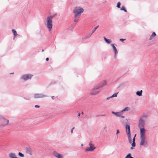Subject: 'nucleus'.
Wrapping results in <instances>:
<instances>
[{
  "label": "nucleus",
  "instance_id": "nucleus-7",
  "mask_svg": "<svg viewBox=\"0 0 158 158\" xmlns=\"http://www.w3.org/2000/svg\"><path fill=\"white\" fill-rule=\"evenodd\" d=\"M32 76L33 75L31 74H25L21 76L20 79L26 81L28 79H31Z\"/></svg>",
  "mask_w": 158,
  "mask_h": 158
},
{
  "label": "nucleus",
  "instance_id": "nucleus-38",
  "mask_svg": "<svg viewBox=\"0 0 158 158\" xmlns=\"http://www.w3.org/2000/svg\"><path fill=\"white\" fill-rule=\"evenodd\" d=\"M24 98L26 100H30V98Z\"/></svg>",
  "mask_w": 158,
  "mask_h": 158
},
{
  "label": "nucleus",
  "instance_id": "nucleus-2",
  "mask_svg": "<svg viewBox=\"0 0 158 158\" xmlns=\"http://www.w3.org/2000/svg\"><path fill=\"white\" fill-rule=\"evenodd\" d=\"M125 127L126 131L127 136L129 142L131 143H132V139L131 137L130 126L129 124L126 123Z\"/></svg>",
  "mask_w": 158,
  "mask_h": 158
},
{
  "label": "nucleus",
  "instance_id": "nucleus-4",
  "mask_svg": "<svg viewBox=\"0 0 158 158\" xmlns=\"http://www.w3.org/2000/svg\"><path fill=\"white\" fill-rule=\"evenodd\" d=\"M52 22V20L51 19V18H47L46 27L49 31L52 30L53 26Z\"/></svg>",
  "mask_w": 158,
  "mask_h": 158
},
{
  "label": "nucleus",
  "instance_id": "nucleus-37",
  "mask_svg": "<svg viewBox=\"0 0 158 158\" xmlns=\"http://www.w3.org/2000/svg\"><path fill=\"white\" fill-rule=\"evenodd\" d=\"M74 128V127H73L72 129H71V133H73V129Z\"/></svg>",
  "mask_w": 158,
  "mask_h": 158
},
{
  "label": "nucleus",
  "instance_id": "nucleus-21",
  "mask_svg": "<svg viewBox=\"0 0 158 158\" xmlns=\"http://www.w3.org/2000/svg\"><path fill=\"white\" fill-rule=\"evenodd\" d=\"M12 31L13 32V35H14V37H16L17 35H19L17 33V32L16 31L14 30V29H13L12 30Z\"/></svg>",
  "mask_w": 158,
  "mask_h": 158
},
{
  "label": "nucleus",
  "instance_id": "nucleus-39",
  "mask_svg": "<svg viewBox=\"0 0 158 158\" xmlns=\"http://www.w3.org/2000/svg\"><path fill=\"white\" fill-rule=\"evenodd\" d=\"M100 116H106V115L105 114H104L101 115H100Z\"/></svg>",
  "mask_w": 158,
  "mask_h": 158
},
{
  "label": "nucleus",
  "instance_id": "nucleus-45",
  "mask_svg": "<svg viewBox=\"0 0 158 158\" xmlns=\"http://www.w3.org/2000/svg\"><path fill=\"white\" fill-rule=\"evenodd\" d=\"M91 118V117L90 116V117H87V118Z\"/></svg>",
  "mask_w": 158,
  "mask_h": 158
},
{
  "label": "nucleus",
  "instance_id": "nucleus-26",
  "mask_svg": "<svg viewBox=\"0 0 158 158\" xmlns=\"http://www.w3.org/2000/svg\"><path fill=\"white\" fill-rule=\"evenodd\" d=\"M148 117V115L146 114L143 115L140 118H142L143 119L145 120V119Z\"/></svg>",
  "mask_w": 158,
  "mask_h": 158
},
{
  "label": "nucleus",
  "instance_id": "nucleus-9",
  "mask_svg": "<svg viewBox=\"0 0 158 158\" xmlns=\"http://www.w3.org/2000/svg\"><path fill=\"white\" fill-rule=\"evenodd\" d=\"M145 120L142 118H140L139 121V128L143 127H144Z\"/></svg>",
  "mask_w": 158,
  "mask_h": 158
},
{
  "label": "nucleus",
  "instance_id": "nucleus-30",
  "mask_svg": "<svg viewBox=\"0 0 158 158\" xmlns=\"http://www.w3.org/2000/svg\"><path fill=\"white\" fill-rule=\"evenodd\" d=\"M56 15V14H55L54 15H52V16H48L47 18H51V19L52 20V19Z\"/></svg>",
  "mask_w": 158,
  "mask_h": 158
},
{
  "label": "nucleus",
  "instance_id": "nucleus-50",
  "mask_svg": "<svg viewBox=\"0 0 158 158\" xmlns=\"http://www.w3.org/2000/svg\"><path fill=\"white\" fill-rule=\"evenodd\" d=\"M131 158H134V157H131Z\"/></svg>",
  "mask_w": 158,
  "mask_h": 158
},
{
  "label": "nucleus",
  "instance_id": "nucleus-25",
  "mask_svg": "<svg viewBox=\"0 0 158 158\" xmlns=\"http://www.w3.org/2000/svg\"><path fill=\"white\" fill-rule=\"evenodd\" d=\"M142 90H141L140 91H137L136 93V94L139 96H140L142 95Z\"/></svg>",
  "mask_w": 158,
  "mask_h": 158
},
{
  "label": "nucleus",
  "instance_id": "nucleus-40",
  "mask_svg": "<svg viewBox=\"0 0 158 158\" xmlns=\"http://www.w3.org/2000/svg\"><path fill=\"white\" fill-rule=\"evenodd\" d=\"M133 147H132H132H131L130 148V149H131V150H132V149H134V148H133Z\"/></svg>",
  "mask_w": 158,
  "mask_h": 158
},
{
  "label": "nucleus",
  "instance_id": "nucleus-32",
  "mask_svg": "<svg viewBox=\"0 0 158 158\" xmlns=\"http://www.w3.org/2000/svg\"><path fill=\"white\" fill-rule=\"evenodd\" d=\"M131 158V154L130 153L128 154L127 155L125 158Z\"/></svg>",
  "mask_w": 158,
  "mask_h": 158
},
{
  "label": "nucleus",
  "instance_id": "nucleus-3",
  "mask_svg": "<svg viewBox=\"0 0 158 158\" xmlns=\"http://www.w3.org/2000/svg\"><path fill=\"white\" fill-rule=\"evenodd\" d=\"M140 145L143 146L145 148L147 147L148 146V143L146 139V137H140Z\"/></svg>",
  "mask_w": 158,
  "mask_h": 158
},
{
  "label": "nucleus",
  "instance_id": "nucleus-11",
  "mask_svg": "<svg viewBox=\"0 0 158 158\" xmlns=\"http://www.w3.org/2000/svg\"><path fill=\"white\" fill-rule=\"evenodd\" d=\"M53 154L57 158H64L62 154L58 153L56 151H54L53 152Z\"/></svg>",
  "mask_w": 158,
  "mask_h": 158
},
{
  "label": "nucleus",
  "instance_id": "nucleus-1",
  "mask_svg": "<svg viewBox=\"0 0 158 158\" xmlns=\"http://www.w3.org/2000/svg\"><path fill=\"white\" fill-rule=\"evenodd\" d=\"M84 11V10L82 7L79 6L75 7L73 10V12L74 13V17H80Z\"/></svg>",
  "mask_w": 158,
  "mask_h": 158
},
{
  "label": "nucleus",
  "instance_id": "nucleus-31",
  "mask_svg": "<svg viewBox=\"0 0 158 158\" xmlns=\"http://www.w3.org/2000/svg\"><path fill=\"white\" fill-rule=\"evenodd\" d=\"M120 2H118L116 6L118 8H120Z\"/></svg>",
  "mask_w": 158,
  "mask_h": 158
},
{
  "label": "nucleus",
  "instance_id": "nucleus-47",
  "mask_svg": "<svg viewBox=\"0 0 158 158\" xmlns=\"http://www.w3.org/2000/svg\"><path fill=\"white\" fill-rule=\"evenodd\" d=\"M83 144H81V146H83Z\"/></svg>",
  "mask_w": 158,
  "mask_h": 158
},
{
  "label": "nucleus",
  "instance_id": "nucleus-43",
  "mask_svg": "<svg viewBox=\"0 0 158 158\" xmlns=\"http://www.w3.org/2000/svg\"><path fill=\"white\" fill-rule=\"evenodd\" d=\"M80 113H79L78 114V116L79 117L80 116Z\"/></svg>",
  "mask_w": 158,
  "mask_h": 158
},
{
  "label": "nucleus",
  "instance_id": "nucleus-8",
  "mask_svg": "<svg viewBox=\"0 0 158 158\" xmlns=\"http://www.w3.org/2000/svg\"><path fill=\"white\" fill-rule=\"evenodd\" d=\"M47 96L43 94H35L34 95V97L35 98H43Z\"/></svg>",
  "mask_w": 158,
  "mask_h": 158
},
{
  "label": "nucleus",
  "instance_id": "nucleus-20",
  "mask_svg": "<svg viewBox=\"0 0 158 158\" xmlns=\"http://www.w3.org/2000/svg\"><path fill=\"white\" fill-rule=\"evenodd\" d=\"M156 33H155V32H153L152 34L151 35L149 39V40H152L154 37L156 35Z\"/></svg>",
  "mask_w": 158,
  "mask_h": 158
},
{
  "label": "nucleus",
  "instance_id": "nucleus-19",
  "mask_svg": "<svg viewBox=\"0 0 158 158\" xmlns=\"http://www.w3.org/2000/svg\"><path fill=\"white\" fill-rule=\"evenodd\" d=\"M104 38L105 42L108 44H110L112 42L111 40L107 39L105 37H104Z\"/></svg>",
  "mask_w": 158,
  "mask_h": 158
},
{
  "label": "nucleus",
  "instance_id": "nucleus-44",
  "mask_svg": "<svg viewBox=\"0 0 158 158\" xmlns=\"http://www.w3.org/2000/svg\"><path fill=\"white\" fill-rule=\"evenodd\" d=\"M158 79V77H156V79Z\"/></svg>",
  "mask_w": 158,
  "mask_h": 158
},
{
  "label": "nucleus",
  "instance_id": "nucleus-33",
  "mask_svg": "<svg viewBox=\"0 0 158 158\" xmlns=\"http://www.w3.org/2000/svg\"><path fill=\"white\" fill-rule=\"evenodd\" d=\"M123 114V113L122 112H121V116H119V117H121L122 118H125V116L122 115Z\"/></svg>",
  "mask_w": 158,
  "mask_h": 158
},
{
  "label": "nucleus",
  "instance_id": "nucleus-28",
  "mask_svg": "<svg viewBox=\"0 0 158 158\" xmlns=\"http://www.w3.org/2000/svg\"><path fill=\"white\" fill-rule=\"evenodd\" d=\"M121 10H124L125 12H127V11L124 6H123L120 9Z\"/></svg>",
  "mask_w": 158,
  "mask_h": 158
},
{
  "label": "nucleus",
  "instance_id": "nucleus-18",
  "mask_svg": "<svg viewBox=\"0 0 158 158\" xmlns=\"http://www.w3.org/2000/svg\"><path fill=\"white\" fill-rule=\"evenodd\" d=\"M98 27H99V26L98 25L97 26H96V27H94L93 29V30H92V33L91 34V35L89 36L86 37V38H88L89 37H90L91 36V35H92V34L98 28Z\"/></svg>",
  "mask_w": 158,
  "mask_h": 158
},
{
  "label": "nucleus",
  "instance_id": "nucleus-48",
  "mask_svg": "<svg viewBox=\"0 0 158 158\" xmlns=\"http://www.w3.org/2000/svg\"><path fill=\"white\" fill-rule=\"evenodd\" d=\"M81 114H84V113H83V112H82H82H81Z\"/></svg>",
  "mask_w": 158,
  "mask_h": 158
},
{
  "label": "nucleus",
  "instance_id": "nucleus-16",
  "mask_svg": "<svg viewBox=\"0 0 158 158\" xmlns=\"http://www.w3.org/2000/svg\"><path fill=\"white\" fill-rule=\"evenodd\" d=\"M118 92L115 93L114 94L112 95L111 96H110V97H107L106 98V100H109L110 98L114 97H116L117 96V95L118 94Z\"/></svg>",
  "mask_w": 158,
  "mask_h": 158
},
{
  "label": "nucleus",
  "instance_id": "nucleus-23",
  "mask_svg": "<svg viewBox=\"0 0 158 158\" xmlns=\"http://www.w3.org/2000/svg\"><path fill=\"white\" fill-rule=\"evenodd\" d=\"M135 138L134 137L132 139V143H131V145L133 147H135Z\"/></svg>",
  "mask_w": 158,
  "mask_h": 158
},
{
  "label": "nucleus",
  "instance_id": "nucleus-35",
  "mask_svg": "<svg viewBox=\"0 0 158 158\" xmlns=\"http://www.w3.org/2000/svg\"><path fill=\"white\" fill-rule=\"evenodd\" d=\"M40 106H38V105H36L35 106V108H39L40 107Z\"/></svg>",
  "mask_w": 158,
  "mask_h": 158
},
{
  "label": "nucleus",
  "instance_id": "nucleus-22",
  "mask_svg": "<svg viewBox=\"0 0 158 158\" xmlns=\"http://www.w3.org/2000/svg\"><path fill=\"white\" fill-rule=\"evenodd\" d=\"M127 85V84L126 83H123L122 84H120L119 86L118 87V88H123L125 86Z\"/></svg>",
  "mask_w": 158,
  "mask_h": 158
},
{
  "label": "nucleus",
  "instance_id": "nucleus-34",
  "mask_svg": "<svg viewBox=\"0 0 158 158\" xmlns=\"http://www.w3.org/2000/svg\"><path fill=\"white\" fill-rule=\"evenodd\" d=\"M125 40V39H120V40L122 42H123V41H124Z\"/></svg>",
  "mask_w": 158,
  "mask_h": 158
},
{
  "label": "nucleus",
  "instance_id": "nucleus-13",
  "mask_svg": "<svg viewBox=\"0 0 158 158\" xmlns=\"http://www.w3.org/2000/svg\"><path fill=\"white\" fill-rule=\"evenodd\" d=\"M100 91L98 89H92L90 93L91 95H96L98 94Z\"/></svg>",
  "mask_w": 158,
  "mask_h": 158
},
{
  "label": "nucleus",
  "instance_id": "nucleus-42",
  "mask_svg": "<svg viewBox=\"0 0 158 158\" xmlns=\"http://www.w3.org/2000/svg\"><path fill=\"white\" fill-rule=\"evenodd\" d=\"M54 96H52V99H53H53H54Z\"/></svg>",
  "mask_w": 158,
  "mask_h": 158
},
{
  "label": "nucleus",
  "instance_id": "nucleus-12",
  "mask_svg": "<svg viewBox=\"0 0 158 158\" xmlns=\"http://www.w3.org/2000/svg\"><path fill=\"white\" fill-rule=\"evenodd\" d=\"M140 137H146L145 133L146 131L143 127L140 128Z\"/></svg>",
  "mask_w": 158,
  "mask_h": 158
},
{
  "label": "nucleus",
  "instance_id": "nucleus-41",
  "mask_svg": "<svg viewBox=\"0 0 158 158\" xmlns=\"http://www.w3.org/2000/svg\"><path fill=\"white\" fill-rule=\"evenodd\" d=\"M46 61H48L49 60V58H47L46 59Z\"/></svg>",
  "mask_w": 158,
  "mask_h": 158
},
{
  "label": "nucleus",
  "instance_id": "nucleus-6",
  "mask_svg": "<svg viewBox=\"0 0 158 158\" xmlns=\"http://www.w3.org/2000/svg\"><path fill=\"white\" fill-rule=\"evenodd\" d=\"M89 147L85 149V152H93L96 148V147L94 146V144L92 143L91 141L89 142Z\"/></svg>",
  "mask_w": 158,
  "mask_h": 158
},
{
  "label": "nucleus",
  "instance_id": "nucleus-52",
  "mask_svg": "<svg viewBox=\"0 0 158 158\" xmlns=\"http://www.w3.org/2000/svg\"><path fill=\"white\" fill-rule=\"evenodd\" d=\"M13 73H10V74H13Z\"/></svg>",
  "mask_w": 158,
  "mask_h": 158
},
{
  "label": "nucleus",
  "instance_id": "nucleus-24",
  "mask_svg": "<svg viewBox=\"0 0 158 158\" xmlns=\"http://www.w3.org/2000/svg\"><path fill=\"white\" fill-rule=\"evenodd\" d=\"M130 110V108L129 107H125V108H124L123 109L121 112H122L123 113V112L125 111H128L129 110Z\"/></svg>",
  "mask_w": 158,
  "mask_h": 158
},
{
  "label": "nucleus",
  "instance_id": "nucleus-36",
  "mask_svg": "<svg viewBox=\"0 0 158 158\" xmlns=\"http://www.w3.org/2000/svg\"><path fill=\"white\" fill-rule=\"evenodd\" d=\"M119 130H117L116 134H118V133H119Z\"/></svg>",
  "mask_w": 158,
  "mask_h": 158
},
{
  "label": "nucleus",
  "instance_id": "nucleus-14",
  "mask_svg": "<svg viewBox=\"0 0 158 158\" xmlns=\"http://www.w3.org/2000/svg\"><path fill=\"white\" fill-rule=\"evenodd\" d=\"M111 46H112L114 52V53H115L114 58H116L117 54L118 53L117 50L116 48L114 46V44H111Z\"/></svg>",
  "mask_w": 158,
  "mask_h": 158
},
{
  "label": "nucleus",
  "instance_id": "nucleus-15",
  "mask_svg": "<svg viewBox=\"0 0 158 158\" xmlns=\"http://www.w3.org/2000/svg\"><path fill=\"white\" fill-rule=\"evenodd\" d=\"M111 113L112 114L115 115L117 117H119L121 116V111L115 112L113 111H112Z\"/></svg>",
  "mask_w": 158,
  "mask_h": 158
},
{
  "label": "nucleus",
  "instance_id": "nucleus-46",
  "mask_svg": "<svg viewBox=\"0 0 158 158\" xmlns=\"http://www.w3.org/2000/svg\"><path fill=\"white\" fill-rule=\"evenodd\" d=\"M136 134H135V135L134 136V137L135 138V136H136Z\"/></svg>",
  "mask_w": 158,
  "mask_h": 158
},
{
  "label": "nucleus",
  "instance_id": "nucleus-49",
  "mask_svg": "<svg viewBox=\"0 0 158 158\" xmlns=\"http://www.w3.org/2000/svg\"><path fill=\"white\" fill-rule=\"evenodd\" d=\"M49 114L48 115V118H49Z\"/></svg>",
  "mask_w": 158,
  "mask_h": 158
},
{
  "label": "nucleus",
  "instance_id": "nucleus-29",
  "mask_svg": "<svg viewBox=\"0 0 158 158\" xmlns=\"http://www.w3.org/2000/svg\"><path fill=\"white\" fill-rule=\"evenodd\" d=\"M18 155L19 156L21 157H24V155L22 153L20 152H19L18 153Z\"/></svg>",
  "mask_w": 158,
  "mask_h": 158
},
{
  "label": "nucleus",
  "instance_id": "nucleus-27",
  "mask_svg": "<svg viewBox=\"0 0 158 158\" xmlns=\"http://www.w3.org/2000/svg\"><path fill=\"white\" fill-rule=\"evenodd\" d=\"M79 17V16H77V17H74V22H77Z\"/></svg>",
  "mask_w": 158,
  "mask_h": 158
},
{
  "label": "nucleus",
  "instance_id": "nucleus-5",
  "mask_svg": "<svg viewBox=\"0 0 158 158\" xmlns=\"http://www.w3.org/2000/svg\"><path fill=\"white\" fill-rule=\"evenodd\" d=\"M0 122L2 123L1 124H0V127H4L8 124L9 121L2 116H0Z\"/></svg>",
  "mask_w": 158,
  "mask_h": 158
},
{
  "label": "nucleus",
  "instance_id": "nucleus-51",
  "mask_svg": "<svg viewBox=\"0 0 158 158\" xmlns=\"http://www.w3.org/2000/svg\"><path fill=\"white\" fill-rule=\"evenodd\" d=\"M43 51H44V49H42V52H43Z\"/></svg>",
  "mask_w": 158,
  "mask_h": 158
},
{
  "label": "nucleus",
  "instance_id": "nucleus-10",
  "mask_svg": "<svg viewBox=\"0 0 158 158\" xmlns=\"http://www.w3.org/2000/svg\"><path fill=\"white\" fill-rule=\"evenodd\" d=\"M106 83V80L102 81L98 86L97 87L94 89H98L100 88L103 87Z\"/></svg>",
  "mask_w": 158,
  "mask_h": 158
},
{
  "label": "nucleus",
  "instance_id": "nucleus-17",
  "mask_svg": "<svg viewBox=\"0 0 158 158\" xmlns=\"http://www.w3.org/2000/svg\"><path fill=\"white\" fill-rule=\"evenodd\" d=\"M26 152L29 154L30 155H32V151L31 148H26Z\"/></svg>",
  "mask_w": 158,
  "mask_h": 158
}]
</instances>
